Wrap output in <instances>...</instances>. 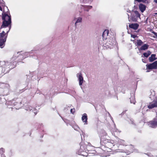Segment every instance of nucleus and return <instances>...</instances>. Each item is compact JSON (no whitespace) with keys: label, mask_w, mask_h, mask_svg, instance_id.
I'll return each mask as SVG.
<instances>
[{"label":"nucleus","mask_w":157,"mask_h":157,"mask_svg":"<svg viewBox=\"0 0 157 157\" xmlns=\"http://www.w3.org/2000/svg\"><path fill=\"white\" fill-rule=\"evenodd\" d=\"M115 43V40L113 38L108 39L107 40L106 43L105 44L108 48H111V46Z\"/></svg>","instance_id":"obj_4"},{"label":"nucleus","mask_w":157,"mask_h":157,"mask_svg":"<svg viewBox=\"0 0 157 157\" xmlns=\"http://www.w3.org/2000/svg\"><path fill=\"white\" fill-rule=\"evenodd\" d=\"M147 68L149 69H157V61L150 64L146 65Z\"/></svg>","instance_id":"obj_5"},{"label":"nucleus","mask_w":157,"mask_h":157,"mask_svg":"<svg viewBox=\"0 0 157 157\" xmlns=\"http://www.w3.org/2000/svg\"><path fill=\"white\" fill-rule=\"evenodd\" d=\"M82 21V18L81 17H79L77 18V20L75 23V25L76 26V24L78 23L81 22Z\"/></svg>","instance_id":"obj_16"},{"label":"nucleus","mask_w":157,"mask_h":157,"mask_svg":"<svg viewBox=\"0 0 157 157\" xmlns=\"http://www.w3.org/2000/svg\"><path fill=\"white\" fill-rule=\"evenodd\" d=\"M155 55L154 54H152L150 57L149 58V60L150 62H152L156 59L155 58Z\"/></svg>","instance_id":"obj_12"},{"label":"nucleus","mask_w":157,"mask_h":157,"mask_svg":"<svg viewBox=\"0 0 157 157\" xmlns=\"http://www.w3.org/2000/svg\"><path fill=\"white\" fill-rule=\"evenodd\" d=\"M77 77L79 81V85L81 86L84 81L81 72L77 74Z\"/></svg>","instance_id":"obj_6"},{"label":"nucleus","mask_w":157,"mask_h":157,"mask_svg":"<svg viewBox=\"0 0 157 157\" xmlns=\"http://www.w3.org/2000/svg\"><path fill=\"white\" fill-rule=\"evenodd\" d=\"M2 19L3 20L2 24L1 27V28H5L9 27H11V17L7 13L3 12L2 13Z\"/></svg>","instance_id":"obj_1"},{"label":"nucleus","mask_w":157,"mask_h":157,"mask_svg":"<svg viewBox=\"0 0 157 157\" xmlns=\"http://www.w3.org/2000/svg\"><path fill=\"white\" fill-rule=\"evenodd\" d=\"M10 29V27H8V30L6 32V33L3 31L2 32L0 33V47L2 48L6 40V38L7 36V33L9 31Z\"/></svg>","instance_id":"obj_2"},{"label":"nucleus","mask_w":157,"mask_h":157,"mask_svg":"<svg viewBox=\"0 0 157 157\" xmlns=\"http://www.w3.org/2000/svg\"><path fill=\"white\" fill-rule=\"evenodd\" d=\"M149 47V45L146 44H145L142 46L140 48V50H145L147 49Z\"/></svg>","instance_id":"obj_13"},{"label":"nucleus","mask_w":157,"mask_h":157,"mask_svg":"<svg viewBox=\"0 0 157 157\" xmlns=\"http://www.w3.org/2000/svg\"><path fill=\"white\" fill-rule=\"evenodd\" d=\"M130 102H131V103H133V104H135V103L134 102H132L131 101V100H130Z\"/></svg>","instance_id":"obj_27"},{"label":"nucleus","mask_w":157,"mask_h":157,"mask_svg":"<svg viewBox=\"0 0 157 157\" xmlns=\"http://www.w3.org/2000/svg\"><path fill=\"white\" fill-rule=\"evenodd\" d=\"M75 109L74 108V109H71L70 110V112L71 113H72V114H73L75 112Z\"/></svg>","instance_id":"obj_20"},{"label":"nucleus","mask_w":157,"mask_h":157,"mask_svg":"<svg viewBox=\"0 0 157 157\" xmlns=\"http://www.w3.org/2000/svg\"><path fill=\"white\" fill-rule=\"evenodd\" d=\"M144 0H135V1H137L138 2H143Z\"/></svg>","instance_id":"obj_22"},{"label":"nucleus","mask_w":157,"mask_h":157,"mask_svg":"<svg viewBox=\"0 0 157 157\" xmlns=\"http://www.w3.org/2000/svg\"><path fill=\"white\" fill-rule=\"evenodd\" d=\"M154 2H155L156 3H157V0H154Z\"/></svg>","instance_id":"obj_25"},{"label":"nucleus","mask_w":157,"mask_h":157,"mask_svg":"<svg viewBox=\"0 0 157 157\" xmlns=\"http://www.w3.org/2000/svg\"><path fill=\"white\" fill-rule=\"evenodd\" d=\"M148 125L152 128H156L157 127V119H155L148 122Z\"/></svg>","instance_id":"obj_7"},{"label":"nucleus","mask_w":157,"mask_h":157,"mask_svg":"<svg viewBox=\"0 0 157 157\" xmlns=\"http://www.w3.org/2000/svg\"><path fill=\"white\" fill-rule=\"evenodd\" d=\"M157 107V97L153 101L150 103L147 106L149 109H152Z\"/></svg>","instance_id":"obj_3"},{"label":"nucleus","mask_w":157,"mask_h":157,"mask_svg":"<svg viewBox=\"0 0 157 157\" xmlns=\"http://www.w3.org/2000/svg\"><path fill=\"white\" fill-rule=\"evenodd\" d=\"M152 33H153V34H154V35H155V34L156 33H155V32H153Z\"/></svg>","instance_id":"obj_26"},{"label":"nucleus","mask_w":157,"mask_h":157,"mask_svg":"<svg viewBox=\"0 0 157 157\" xmlns=\"http://www.w3.org/2000/svg\"><path fill=\"white\" fill-rule=\"evenodd\" d=\"M156 14H157V13H156Z\"/></svg>","instance_id":"obj_30"},{"label":"nucleus","mask_w":157,"mask_h":157,"mask_svg":"<svg viewBox=\"0 0 157 157\" xmlns=\"http://www.w3.org/2000/svg\"><path fill=\"white\" fill-rule=\"evenodd\" d=\"M131 36L132 37L135 38L137 36L135 35H131Z\"/></svg>","instance_id":"obj_21"},{"label":"nucleus","mask_w":157,"mask_h":157,"mask_svg":"<svg viewBox=\"0 0 157 157\" xmlns=\"http://www.w3.org/2000/svg\"><path fill=\"white\" fill-rule=\"evenodd\" d=\"M87 115L86 113H84L82 117V120L83 122H84V124H87Z\"/></svg>","instance_id":"obj_9"},{"label":"nucleus","mask_w":157,"mask_h":157,"mask_svg":"<svg viewBox=\"0 0 157 157\" xmlns=\"http://www.w3.org/2000/svg\"><path fill=\"white\" fill-rule=\"evenodd\" d=\"M109 34V31L108 30H105L103 32L102 36L103 39H107V37L108 36Z\"/></svg>","instance_id":"obj_10"},{"label":"nucleus","mask_w":157,"mask_h":157,"mask_svg":"<svg viewBox=\"0 0 157 157\" xmlns=\"http://www.w3.org/2000/svg\"><path fill=\"white\" fill-rule=\"evenodd\" d=\"M150 93L151 94L150 95L149 97L151 98H152L155 95V92L153 90H151L150 91Z\"/></svg>","instance_id":"obj_15"},{"label":"nucleus","mask_w":157,"mask_h":157,"mask_svg":"<svg viewBox=\"0 0 157 157\" xmlns=\"http://www.w3.org/2000/svg\"><path fill=\"white\" fill-rule=\"evenodd\" d=\"M137 44L138 46H140L143 44V42L141 40H137Z\"/></svg>","instance_id":"obj_19"},{"label":"nucleus","mask_w":157,"mask_h":157,"mask_svg":"<svg viewBox=\"0 0 157 157\" xmlns=\"http://www.w3.org/2000/svg\"><path fill=\"white\" fill-rule=\"evenodd\" d=\"M139 9L142 13L144 12L146 10V6L143 4L140 3L139 6Z\"/></svg>","instance_id":"obj_8"},{"label":"nucleus","mask_w":157,"mask_h":157,"mask_svg":"<svg viewBox=\"0 0 157 157\" xmlns=\"http://www.w3.org/2000/svg\"><path fill=\"white\" fill-rule=\"evenodd\" d=\"M154 37L155 38H157V33L155 34V36H154Z\"/></svg>","instance_id":"obj_23"},{"label":"nucleus","mask_w":157,"mask_h":157,"mask_svg":"<svg viewBox=\"0 0 157 157\" xmlns=\"http://www.w3.org/2000/svg\"><path fill=\"white\" fill-rule=\"evenodd\" d=\"M0 10H2V8L0 6Z\"/></svg>","instance_id":"obj_28"},{"label":"nucleus","mask_w":157,"mask_h":157,"mask_svg":"<svg viewBox=\"0 0 157 157\" xmlns=\"http://www.w3.org/2000/svg\"><path fill=\"white\" fill-rule=\"evenodd\" d=\"M0 63L2 67H7L9 65V63L7 62H6L4 61H2L0 62Z\"/></svg>","instance_id":"obj_14"},{"label":"nucleus","mask_w":157,"mask_h":157,"mask_svg":"<svg viewBox=\"0 0 157 157\" xmlns=\"http://www.w3.org/2000/svg\"><path fill=\"white\" fill-rule=\"evenodd\" d=\"M129 26L130 28L135 30L138 29L139 25L137 23L132 24H130L129 25Z\"/></svg>","instance_id":"obj_11"},{"label":"nucleus","mask_w":157,"mask_h":157,"mask_svg":"<svg viewBox=\"0 0 157 157\" xmlns=\"http://www.w3.org/2000/svg\"><path fill=\"white\" fill-rule=\"evenodd\" d=\"M133 12L135 14L136 17L140 18V14L139 13V12L138 11L136 10H135Z\"/></svg>","instance_id":"obj_18"},{"label":"nucleus","mask_w":157,"mask_h":157,"mask_svg":"<svg viewBox=\"0 0 157 157\" xmlns=\"http://www.w3.org/2000/svg\"><path fill=\"white\" fill-rule=\"evenodd\" d=\"M88 8L89 9H91L92 8V6H88Z\"/></svg>","instance_id":"obj_24"},{"label":"nucleus","mask_w":157,"mask_h":157,"mask_svg":"<svg viewBox=\"0 0 157 157\" xmlns=\"http://www.w3.org/2000/svg\"><path fill=\"white\" fill-rule=\"evenodd\" d=\"M151 53V52L150 51H148L147 52L144 53L143 54V55L144 57H147Z\"/></svg>","instance_id":"obj_17"},{"label":"nucleus","mask_w":157,"mask_h":157,"mask_svg":"<svg viewBox=\"0 0 157 157\" xmlns=\"http://www.w3.org/2000/svg\"><path fill=\"white\" fill-rule=\"evenodd\" d=\"M32 109H30V110H31Z\"/></svg>","instance_id":"obj_29"}]
</instances>
